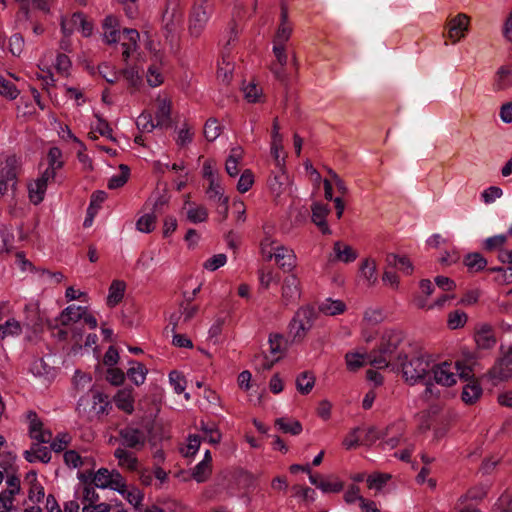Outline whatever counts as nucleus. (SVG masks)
<instances>
[{"mask_svg": "<svg viewBox=\"0 0 512 512\" xmlns=\"http://www.w3.org/2000/svg\"><path fill=\"white\" fill-rule=\"evenodd\" d=\"M316 316L315 310L309 306L302 307L295 313L289 325L293 341L300 342L304 339L307 332L312 328Z\"/></svg>", "mask_w": 512, "mask_h": 512, "instance_id": "obj_3", "label": "nucleus"}, {"mask_svg": "<svg viewBox=\"0 0 512 512\" xmlns=\"http://www.w3.org/2000/svg\"><path fill=\"white\" fill-rule=\"evenodd\" d=\"M212 473V465L207 464V461H201L198 463L192 472V477L198 483H202L208 480Z\"/></svg>", "mask_w": 512, "mask_h": 512, "instance_id": "obj_36", "label": "nucleus"}, {"mask_svg": "<svg viewBox=\"0 0 512 512\" xmlns=\"http://www.w3.org/2000/svg\"><path fill=\"white\" fill-rule=\"evenodd\" d=\"M115 458L118 459L120 467H125L130 471H136L138 468V460L124 448H117L114 452Z\"/></svg>", "mask_w": 512, "mask_h": 512, "instance_id": "obj_22", "label": "nucleus"}, {"mask_svg": "<svg viewBox=\"0 0 512 512\" xmlns=\"http://www.w3.org/2000/svg\"><path fill=\"white\" fill-rule=\"evenodd\" d=\"M275 425L278 426L283 433L299 435L302 432V425L298 420L286 422L285 418H278L275 420Z\"/></svg>", "mask_w": 512, "mask_h": 512, "instance_id": "obj_34", "label": "nucleus"}, {"mask_svg": "<svg viewBox=\"0 0 512 512\" xmlns=\"http://www.w3.org/2000/svg\"><path fill=\"white\" fill-rule=\"evenodd\" d=\"M475 341L481 349H491L496 344V337L492 326L482 324L475 333Z\"/></svg>", "mask_w": 512, "mask_h": 512, "instance_id": "obj_13", "label": "nucleus"}, {"mask_svg": "<svg viewBox=\"0 0 512 512\" xmlns=\"http://www.w3.org/2000/svg\"><path fill=\"white\" fill-rule=\"evenodd\" d=\"M118 434L123 446L126 448L139 450L145 445L146 436L138 428L127 426L120 429Z\"/></svg>", "mask_w": 512, "mask_h": 512, "instance_id": "obj_7", "label": "nucleus"}, {"mask_svg": "<svg viewBox=\"0 0 512 512\" xmlns=\"http://www.w3.org/2000/svg\"><path fill=\"white\" fill-rule=\"evenodd\" d=\"M273 53L277 59L278 64L284 67L288 61V55L285 50V45L274 44Z\"/></svg>", "mask_w": 512, "mask_h": 512, "instance_id": "obj_64", "label": "nucleus"}, {"mask_svg": "<svg viewBox=\"0 0 512 512\" xmlns=\"http://www.w3.org/2000/svg\"><path fill=\"white\" fill-rule=\"evenodd\" d=\"M345 358L348 369L356 371L364 365V360L367 359V354L348 353Z\"/></svg>", "mask_w": 512, "mask_h": 512, "instance_id": "obj_45", "label": "nucleus"}, {"mask_svg": "<svg viewBox=\"0 0 512 512\" xmlns=\"http://www.w3.org/2000/svg\"><path fill=\"white\" fill-rule=\"evenodd\" d=\"M0 94L12 100L17 97L18 90L11 81L0 76Z\"/></svg>", "mask_w": 512, "mask_h": 512, "instance_id": "obj_47", "label": "nucleus"}, {"mask_svg": "<svg viewBox=\"0 0 512 512\" xmlns=\"http://www.w3.org/2000/svg\"><path fill=\"white\" fill-rule=\"evenodd\" d=\"M360 270L362 275L369 281L370 284H373L376 281V263L374 260L365 259L361 265Z\"/></svg>", "mask_w": 512, "mask_h": 512, "instance_id": "obj_49", "label": "nucleus"}, {"mask_svg": "<svg viewBox=\"0 0 512 512\" xmlns=\"http://www.w3.org/2000/svg\"><path fill=\"white\" fill-rule=\"evenodd\" d=\"M126 290V283L122 280H113L109 287V294L107 297V305L114 307L119 304Z\"/></svg>", "mask_w": 512, "mask_h": 512, "instance_id": "obj_15", "label": "nucleus"}, {"mask_svg": "<svg viewBox=\"0 0 512 512\" xmlns=\"http://www.w3.org/2000/svg\"><path fill=\"white\" fill-rule=\"evenodd\" d=\"M344 488V483L336 475H328L319 483V489L324 493H338Z\"/></svg>", "mask_w": 512, "mask_h": 512, "instance_id": "obj_26", "label": "nucleus"}, {"mask_svg": "<svg viewBox=\"0 0 512 512\" xmlns=\"http://www.w3.org/2000/svg\"><path fill=\"white\" fill-rule=\"evenodd\" d=\"M71 442V436L68 433H60L51 441V449L55 452L63 451Z\"/></svg>", "mask_w": 512, "mask_h": 512, "instance_id": "obj_51", "label": "nucleus"}, {"mask_svg": "<svg viewBox=\"0 0 512 512\" xmlns=\"http://www.w3.org/2000/svg\"><path fill=\"white\" fill-rule=\"evenodd\" d=\"M56 172L50 169H46L41 177H39L34 183L29 184V198L35 205L39 204L44 199V194L47 188V183L50 179H54Z\"/></svg>", "mask_w": 512, "mask_h": 512, "instance_id": "obj_8", "label": "nucleus"}, {"mask_svg": "<svg viewBox=\"0 0 512 512\" xmlns=\"http://www.w3.org/2000/svg\"><path fill=\"white\" fill-rule=\"evenodd\" d=\"M204 136L208 141H214L221 133V126L216 118H209L204 125Z\"/></svg>", "mask_w": 512, "mask_h": 512, "instance_id": "obj_37", "label": "nucleus"}, {"mask_svg": "<svg viewBox=\"0 0 512 512\" xmlns=\"http://www.w3.org/2000/svg\"><path fill=\"white\" fill-rule=\"evenodd\" d=\"M156 111L157 126L169 127L171 124V102L167 99H158Z\"/></svg>", "mask_w": 512, "mask_h": 512, "instance_id": "obj_18", "label": "nucleus"}, {"mask_svg": "<svg viewBox=\"0 0 512 512\" xmlns=\"http://www.w3.org/2000/svg\"><path fill=\"white\" fill-rule=\"evenodd\" d=\"M111 472L106 468H101L94 474L92 482L98 488H107L109 485L108 479Z\"/></svg>", "mask_w": 512, "mask_h": 512, "instance_id": "obj_53", "label": "nucleus"}, {"mask_svg": "<svg viewBox=\"0 0 512 512\" xmlns=\"http://www.w3.org/2000/svg\"><path fill=\"white\" fill-rule=\"evenodd\" d=\"M262 89L255 83H250L244 88V96L248 102L255 103L259 101Z\"/></svg>", "mask_w": 512, "mask_h": 512, "instance_id": "obj_55", "label": "nucleus"}, {"mask_svg": "<svg viewBox=\"0 0 512 512\" xmlns=\"http://www.w3.org/2000/svg\"><path fill=\"white\" fill-rule=\"evenodd\" d=\"M273 257L284 271H291L295 267L294 252L284 246H278L274 252L268 253V260H271Z\"/></svg>", "mask_w": 512, "mask_h": 512, "instance_id": "obj_12", "label": "nucleus"}, {"mask_svg": "<svg viewBox=\"0 0 512 512\" xmlns=\"http://www.w3.org/2000/svg\"><path fill=\"white\" fill-rule=\"evenodd\" d=\"M469 21V16L460 13L448 22V36L454 43L464 37V33L468 31Z\"/></svg>", "mask_w": 512, "mask_h": 512, "instance_id": "obj_11", "label": "nucleus"}, {"mask_svg": "<svg viewBox=\"0 0 512 512\" xmlns=\"http://www.w3.org/2000/svg\"><path fill=\"white\" fill-rule=\"evenodd\" d=\"M209 20V12L203 4H195L189 18V33L198 38L204 31Z\"/></svg>", "mask_w": 512, "mask_h": 512, "instance_id": "obj_6", "label": "nucleus"}, {"mask_svg": "<svg viewBox=\"0 0 512 512\" xmlns=\"http://www.w3.org/2000/svg\"><path fill=\"white\" fill-rule=\"evenodd\" d=\"M226 255L225 254H217L213 257L209 258L204 264L203 267L210 271H215L218 268L222 267L226 263Z\"/></svg>", "mask_w": 512, "mask_h": 512, "instance_id": "obj_58", "label": "nucleus"}, {"mask_svg": "<svg viewBox=\"0 0 512 512\" xmlns=\"http://www.w3.org/2000/svg\"><path fill=\"white\" fill-rule=\"evenodd\" d=\"M346 310V305L341 300L326 299L319 305V311L330 316L341 314Z\"/></svg>", "mask_w": 512, "mask_h": 512, "instance_id": "obj_28", "label": "nucleus"}, {"mask_svg": "<svg viewBox=\"0 0 512 512\" xmlns=\"http://www.w3.org/2000/svg\"><path fill=\"white\" fill-rule=\"evenodd\" d=\"M133 364L127 371V376L136 384L141 385L144 383L148 370L144 364L140 362H131Z\"/></svg>", "mask_w": 512, "mask_h": 512, "instance_id": "obj_31", "label": "nucleus"}, {"mask_svg": "<svg viewBox=\"0 0 512 512\" xmlns=\"http://www.w3.org/2000/svg\"><path fill=\"white\" fill-rule=\"evenodd\" d=\"M96 117L98 120V124L95 128L96 131H98L102 136H105L115 142L116 139L112 135V128L109 126V123L99 115H96Z\"/></svg>", "mask_w": 512, "mask_h": 512, "instance_id": "obj_61", "label": "nucleus"}, {"mask_svg": "<svg viewBox=\"0 0 512 512\" xmlns=\"http://www.w3.org/2000/svg\"><path fill=\"white\" fill-rule=\"evenodd\" d=\"M86 310H87V307L74 306V305L68 306L60 314L61 325L67 326L72 322L73 323L78 322L79 320L82 319V317L84 316L83 314H84V312H86Z\"/></svg>", "mask_w": 512, "mask_h": 512, "instance_id": "obj_16", "label": "nucleus"}, {"mask_svg": "<svg viewBox=\"0 0 512 512\" xmlns=\"http://www.w3.org/2000/svg\"><path fill=\"white\" fill-rule=\"evenodd\" d=\"M480 380L490 382L496 386L499 382L512 381V357L503 355L496 360L487 373L480 377Z\"/></svg>", "mask_w": 512, "mask_h": 512, "instance_id": "obj_4", "label": "nucleus"}, {"mask_svg": "<svg viewBox=\"0 0 512 512\" xmlns=\"http://www.w3.org/2000/svg\"><path fill=\"white\" fill-rule=\"evenodd\" d=\"M433 381L431 374L425 380L420 381L426 386L424 396L427 400L431 397L438 398L440 396V391L435 388Z\"/></svg>", "mask_w": 512, "mask_h": 512, "instance_id": "obj_63", "label": "nucleus"}, {"mask_svg": "<svg viewBox=\"0 0 512 512\" xmlns=\"http://www.w3.org/2000/svg\"><path fill=\"white\" fill-rule=\"evenodd\" d=\"M180 20L181 13L179 12L177 5H174V7H172L171 10L169 6H167L163 13L162 21L164 23V28L167 30L168 33H172L175 30Z\"/></svg>", "mask_w": 512, "mask_h": 512, "instance_id": "obj_23", "label": "nucleus"}, {"mask_svg": "<svg viewBox=\"0 0 512 512\" xmlns=\"http://www.w3.org/2000/svg\"><path fill=\"white\" fill-rule=\"evenodd\" d=\"M450 368L451 364L447 362L435 364L432 367L430 366V374L432 376V380L442 386H452L456 383V376L450 370Z\"/></svg>", "mask_w": 512, "mask_h": 512, "instance_id": "obj_9", "label": "nucleus"}, {"mask_svg": "<svg viewBox=\"0 0 512 512\" xmlns=\"http://www.w3.org/2000/svg\"><path fill=\"white\" fill-rule=\"evenodd\" d=\"M512 87V68L501 66L496 72L495 88L498 91L506 90Z\"/></svg>", "mask_w": 512, "mask_h": 512, "instance_id": "obj_21", "label": "nucleus"}, {"mask_svg": "<svg viewBox=\"0 0 512 512\" xmlns=\"http://www.w3.org/2000/svg\"><path fill=\"white\" fill-rule=\"evenodd\" d=\"M334 252L337 259L345 263L353 262L357 258V253L351 246L342 245L339 241L334 244Z\"/></svg>", "mask_w": 512, "mask_h": 512, "instance_id": "obj_30", "label": "nucleus"}, {"mask_svg": "<svg viewBox=\"0 0 512 512\" xmlns=\"http://www.w3.org/2000/svg\"><path fill=\"white\" fill-rule=\"evenodd\" d=\"M470 271L479 272L487 266V260L478 252L468 253L463 260Z\"/></svg>", "mask_w": 512, "mask_h": 512, "instance_id": "obj_27", "label": "nucleus"}, {"mask_svg": "<svg viewBox=\"0 0 512 512\" xmlns=\"http://www.w3.org/2000/svg\"><path fill=\"white\" fill-rule=\"evenodd\" d=\"M118 20L116 17L109 15L103 22L104 38L108 44L116 43L120 39V32L117 29Z\"/></svg>", "mask_w": 512, "mask_h": 512, "instance_id": "obj_17", "label": "nucleus"}, {"mask_svg": "<svg viewBox=\"0 0 512 512\" xmlns=\"http://www.w3.org/2000/svg\"><path fill=\"white\" fill-rule=\"evenodd\" d=\"M312 209V222L326 220V217L330 213V208L327 205L321 203H314Z\"/></svg>", "mask_w": 512, "mask_h": 512, "instance_id": "obj_50", "label": "nucleus"}, {"mask_svg": "<svg viewBox=\"0 0 512 512\" xmlns=\"http://www.w3.org/2000/svg\"><path fill=\"white\" fill-rule=\"evenodd\" d=\"M20 324L16 321H7L5 326L0 325V339H4L8 334H19Z\"/></svg>", "mask_w": 512, "mask_h": 512, "instance_id": "obj_62", "label": "nucleus"}, {"mask_svg": "<svg viewBox=\"0 0 512 512\" xmlns=\"http://www.w3.org/2000/svg\"><path fill=\"white\" fill-rule=\"evenodd\" d=\"M119 169L121 171L120 175H115L110 178L108 182V188L109 189H117L126 184V182L129 179L130 176V169L127 165L121 164L119 166Z\"/></svg>", "mask_w": 512, "mask_h": 512, "instance_id": "obj_33", "label": "nucleus"}, {"mask_svg": "<svg viewBox=\"0 0 512 512\" xmlns=\"http://www.w3.org/2000/svg\"><path fill=\"white\" fill-rule=\"evenodd\" d=\"M268 342L272 355L279 354L281 357L284 355L287 350L288 342L282 334L271 333Z\"/></svg>", "mask_w": 512, "mask_h": 512, "instance_id": "obj_24", "label": "nucleus"}, {"mask_svg": "<svg viewBox=\"0 0 512 512\" xmlns=\"http://www.w3.org/2000/svg\"><path fill=\"white\" fill-rule=\"evenodd\" d=\"M62 156V152L58 147H52L48 152V161L49 166L47 169L55 172L57 169H60L63 166V162L60 160Z\"/></svg>", "mask_w": 512, "mask_h": 512, "instance_id": "obj_48", "label": "nucleus"}, {"mask_svg": "<svg viewBox=\"0 0 512 512\" xmlns=\"http://www.w3.org/2000/svg\"><path fill=\"white\" fill-rule=\"evenodd\" d=\"M300 298L299 280L294 275L287 276L282 285L281 301L284 306L294 304Z\"/></svg>", "mask_w": 512, "mask_h": 512, "instance_id": "obj_10", "label": "nucleus"}, {"mask_svg": "<svg viewBox=\"0 0 512 512\" xmlns=\"http://www.w3.org/2000/svg\"><path fill=\"white\" fill-rule=\"evenodd\" d=\"M18 160L15 156H9L0 167V197H2L8 188H15L17 177Z\"/></svg>", "mask_w": 512, "mask_h": 512, "instance_id": "obj_5", "label": "nucleus"}, {"mask_svg": "<svg viewBox=\"0 0 512 512\" xmlns=\"http://www.w3.org/2000/svg\"><path fill=\"white\" fill-rule=\"evenodd\" d=\"M481 395L482 388L478 380L473 379L463 387L461 398L466 404H473L480 398Z\"/></svg>", "mask_w": 512, "mask_h": 512, "instance_id": "obj_19", "label": "nucleus"}, {"mask_svg": "<svg viewBox=\"0 0 512 512\" xmlns=\"http://www.w3.org/2000/svg\"><path fill=\"white\" fill-rule=\"evenodd\" d=\"M388 435V428L384 431H378L375 427L368 428L362 443L370 445L374 443L376 440L384 438Z\"/></svg>", "mask_w": 512, "mask_h": 512, "instance_id": "obj_56", "label": "nucleus"}, {"mask_svg": "<svg viewBox=\"0 0 512 512\" xmlns=\"http://www.w3.org/2000/svg\"><path fill=\"white\" fill-rule=\"evenodd\" d=\"M390 478H391L390 474H381V473H379L375 476H369L367 479L368 487L376 488L377 490H380Z\"/></svg>", "mask_w": 512, "mask_h": 512, "instance_id": "obj_60", "label": "nucleus"}, {"mask_svg": "<svg viewBox=\"0 0 512 512\" xmlns=\"http://www.w3.org/2000/svg\"><path fill=\"white\" fill-rule=\"evenodd\" d=\"M407 354L400 351L397 353V363L394 371L401 369L406 382L414 385L425 380L430 375V362L423 357H415L407 361Z\"/></svg>", "mask_w": 512, "mask_h": 512, "instance_id": "obj_2", "label": "nucleus"}, {"mask_svg": "<svg viewBox=\"0 0 512 512\" xmlns=\"http://www.w3.org/2000/svg\"><path fill=\"white\" fill-rule=\"evenodd\" d=\"M147 82L151 87H157L163 82V77L156 65H151L147 72Z\"/></svg>", "mask_w": 512, "mask_h": 512, "instance_id": "obj_57", "label": "nucleus"}, {"mask_svg": "<svg viewBox=\"0 0 512 512\" xmlns=\"http://www.w3.org/2000/svg\"><path fill=\"white\" fill-rule=\"evenodd\" d=\"M467 320V314L460 310L450 312L448 315V325L451 329H458L463 327L466 324Z\"/></svg>", "mask_w": 512, "mask_h": 512, "instance_id": "obj_40", "label": "nucleus"}, {"mask_svg": "<svg viewBox=\"0 0 512 512\" xmlns=\"http://www.w3.org/2000/svg\"><path fill=\"white\" fill-rule=\"evenodd\" d=\"M108 482H109L108 487H110L111 489L116 490L120 494L126 493L125 479L117 470L111 471V475L108 479Z\"/></svg>", "mask_w": 512, "mask_h": 512, "instance_id": "obj_39", "label": "nucleus"}, {"mask_svg": "<svg viewBox=\"0 0 512 512\" xmlns=\"http://www.w3.org/2000/svg\"><path fill=\"white\" fill-rule=\"evenodd\" d=\"M107 380L112 385L119 386L125 381V374L121 369L111 367L107 370Z\"/></svg>", "mask_w": 512, "mask_h": 512, "instance_id": "obj_59", "label": "nucleus"}, {"mask_svg": "<svg viewBox=\"0 0 512 512\" xmlns=\"http://www.w3.org/2000/svg\"><path fill=\"white\" fill-rule=\"evenodd\" d=\"M486 495H487V487L484 485H478V486L470 488L466 492V494L462 495L458 499L457 503L462 505V504H469L468 503L469 500L481 501L486 497Z\"/></svg>", "mask_w": 512, "mask_h": 512, "instance_id": "obj_29", "label": "nucleus"}, {"mask_svg": "<svg viewBox=\"0 0 512 512\" xmlns=\"http://www.w3.org/2000/svg\"><path fill=\"white\" fill-rule=\"evenodd\" d=\"M99 74L110 84H115L119 79V74L115 72L107 63L98 66Z\"/></svg>", "mask_w": 512, "mask_h": 512, "instance_id": "obj_52", "label": "nucleus"}, {"mask_svg": "<svg viewBox=\"0 0 512 512\" xmlns=\"http://www.w3.org/2000/svg\"><path fill=\"white\" fill-rule=\"evenodd\" d=\"M15 248V237L7 226L0 227V252H10Z\"/></svg>", "mask_w": 512, "mask_h": 512, "instance_id": "obj_32", "label": "nucleus"}, {"mask_svg": "<svg viewBox=\"0 0 512 512\" xmlns=\"http://www.w3.org/2000/svg\"><path fill=\"white\" fill-rule=\"evenodd\" d=\"M132 391V388H124L119 390L114 397L117 407L128 414H131L134 410Z\"/></svg>", "mask_w": 512, "mask_h": 512, "instance_id": "obj_14", "label": "nucleus"}, {"mask_svg": "<svg viewBox=\"0 0 512 512\" xmlns=\"http://www.w3.org/2000/svg\"><path fill=\"white\" fill-rule=\"evenodd\" d=\"M24 43V37L20 33L13 34L9 40V51L14 56H20L24 49Z\"/></svg>", "mask_w": 512, "mask_h": 512, "instance_id": "obj_46", "label": "nucleus"}, {"mask_svg": "<svg viewBox=\"0 0 512 512\" xmlns=\"http://www.w3.org/2000/svg\"><path fill=\"white\" fill-rule=\"evenodd\" d=\"M314 385L315 376L311 372H302L296 379V388L302 395L309 394L313 389Z\"/></svg>", "mask_w": 512, "mask_h": 512, "instance_id": "obj_25", "label": "nucleus"}, {"mask_svg": "<svg viewBox=\"0 0 512 512\" xmlns=\"http://www.w3.org/2000/svg\"><path fill=\"white\" fill-rule=\"evenodd\" d=\"M169 381L177 394L184 392L186 388V379L182 373L176 370L171 371L169 374Z\"/></svg>", "mask_w": 512, "mask_h": 512, "instance_id": "obj_43", "label": "nucleus"}, {"mask_svg": "<svg viewBox=\"0 0 512 512\" xmlns=\"http://www.w3.org/2000/svg\"><path fill=\"white\" fill-rule=\"evenodd\" d=\"M137 127L141 131L151 132L155 127H157V124L153 123L152 116L150 113L143 112L136 122Z\"/></svg>", "mask_w": 512, "mask_h": 512, "instance_id": "obj_54", "label": "nucleus"}, {"mask_svg": "<svg viewBox=\"0 0 512 512\" xmlns=\"http://www.w3.org/2000/svg\"><path fill=\"white\" fill-rule=\"evenodd\" d=\"M157 216L153 213H148L141 216L136 222V228L143 233H150L154 230Z\"/></svg>", "mask_w": 512, "mask_h": 512, "instance_id": "obj_35", "label": "nucleus"}, {"mask_svg": "<svg viewBox=\"0 0 512 512\" xmlns=\"http://www.w3.org/2000/svg\"><path fill=\"white\" fill-rule=\"evenodd\" d=\"M119 74L122 75L133 88H138L142 83V77L139 75L137 67L124 68L119 72Z\"/></svg>", "mask_w": 512, "mask_h": 512, "instance_id": "obj_38", "label": "nucleus"}, {"mask_svg": "<svg viewBox=\"0 0 512 512\" xmlns=\"http://www.w3.org/2000/svg\"><path fill=\"white\" fill-rule=\"evenodd\" d=\"M405 339V334L399 329H386L381 334L379 344L376 348L367 353V360L370 365L378 369L391 368L395 370L397 353L400 345Z\"/></svg>", "mask_w": 512, "mask_h": 512, "instance_id": "obj_1", "label": "nucleus"}, {"mask_svg": "<svg viewBox=\"0 0 512 512\" xmlns=\"http://www.w3.org/2000/svg\"><path fill=\"white\" fill-rule=\"evenodd\" d=\"M254 183V175L251 170L246 169L243 171V173L240 176V179L237 183V190L240 193L247 192Z\"/></svg>", "mask_w": 512, "mask_h": 512, "instance_id": "obj_44", "label": "nucleus"}, {"mask_svg": "<svg viewBox=\"0 0 512 512\" xmlns=\"http://www.w3.org/2000/svg\"><path fill=\"white\" fill-rule=\"evenodd\" d=\"M288 185L289 176L287 175L285 168H282L279 174H276L269 180V188L276 197H279Z\"/></svg>", "mask_w": 512, "mask_h": 512, "instance_id": "obj_20", "label": "nucleus"}, {"mask_svg": "<svg viewBox=\"0 0 512 512\" xmlns=\"http://www.w3.org/2000/svg\"><path fill=\"white\" fill-rule=\"evenodd\" d=\"M208 218V211L204 206L190 208L187 211V219L192 223L205 222Z\"/></svg>", "mask_w": 512, "mask_h": 512, "instance_id": "obj_42", "label": "nucleus"}, {"mask_svg": "<svg viewBox=\"0 0 512 512\" xmlns=\"http://www.w3.org/2000/svg\"><path fill=\"white\" fill-rule=\"evenodd\" d=\"M291 33L292 27L288 25V23H280L274 36V44L285 45V43L290 39Z\"/></svg>", "mask_w": 512, "mask_h": 512, "instance_id": "obj_41", "label": "nucleus"}]
</instances>
